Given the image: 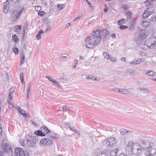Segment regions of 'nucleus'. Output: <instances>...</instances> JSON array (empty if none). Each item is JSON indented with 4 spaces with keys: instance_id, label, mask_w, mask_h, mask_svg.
<instances>
[{
    "instance_id": "1",
    "label": "nucleus",
    "mask_w": 156,
    "mask_h": 156,
    "mask_svg": "<svg viewBox=\"0 0 156 156\" xmlns=\"http://www.w3.org/2000/svg\"><path fill=\"white\" fill-rule=\"evenodd\" d=\"M91 35L86 38L85 41L86 47L90 49L93 48L100 44L102 37L103 39H105L108 35V32L106 29L102 30H97L93 31Z\"/></svg>"
},
{
    "instance_id": "2",
    "label": "nucleus",
    "mask_w": 156,
    "mask_h": 156,
    "mask_svg": "<svg viewBox=\"0 0 156 156\" xmlns=\"http://www.w3.org/2000/svg\"><path fill=\"white\" fill-rule=\"evenodd\" d=\"M153 146V143L142 140L140 144L136 145L134 150V154H139L141 153L142 150H147L149 147Z\"/></svg>"
},
{
    "instance_id": "3",
    "label": "nucleus",
    "mask_w": 156,
    "mask_h": 156,
    "mask_svg": "<svg viewBox=\"0 0 156 156\" xmlns=\"http://www.w3.org/2000/svg\"><path fill=\"white\" fill-rule=\"evenodd\" d=\"M133 142L131 140L129 141L125 148V151L126 153L130 155L134 154V150L133 148Z\"/></svg>"
},
{
    "instance_id": "4",
    "label": "nucleus",
    "mask_w": 156,
    "mask_h": 156,
    "mask_svg": "<svg viewBox=\"0 0 156 156\" xmlns=\"http://www.w3.org/2000/svg\"><path fill=\"white\" fill-rule=\"evenodd\" d=\"M29 154L23 149L20 147L15 148L14 150V155L12 156H28Z\"/></svg>"
},
{
    "instance_id": "5",
    "label": "nucleus",
    "mask_w": 156,
    "mask_h": 156,
    "mask_svg": "<svg viewBox=\"0 0 156 156\" xmlns=\"http://www.w3.org/2000/svg\"><path fill=\"white\" fill-rule=\"evenodd\" d=\"M156 38L153 37L146 40V45L149 48L153 49L156 45Z\"/></svg>"
},
{
    "instance_id": "6",
    "label": "nucleus",
    "mask_w": 156,
    "mask_h": 156,
    "mask_svg": "<svg viewBox=\"0 0 156 156\" xmlns=\"http://www.w3.org/2000/svg\"><path fill=\"white\" fill-rule=\"evenodd\" d=\"M116 140L114 137H112L109 138L108 140H105L103 142V145L107 147L108 149H111L113 145L115 143Z\"/></svg>"
},
{
    "instance_id": "7",
    "label": "nucleus",
    "mask_w": 156,
    "mask_h": 156,
    "mask_svg": "<svg viewBox=\"0 0 156 156\" xmlns=\"http://www.w3.org/2000/svg\"><path fill=\"white\" fill-rule=\"evenodd\" d=\"M52 141L47 138L43 139L40 141L39 144L41 146H49L52 144Z\"/></svg>"
},
{
    "instance_id": "8",
    "label": "nucleus",
    "mask_w": 156,
    "mask_h": 156,
    "mask_svg": "<svg viewBox=\"0 0 156 156\" xmlns=\"http://www.w3.org/2000/svg\"><path fill=\"white\" fill-rule=\"evenodd\" d=\"M153 146L149 147L147 149V152L146 153L147 156H154L156 154V150Z\"/></svg>"
},
{
    "instance_id": "9",
    "label": "nucleus",
    "mask_w": 156,
    "mask_h": 156,
    "mask_svg": "<svg viewBox=\"0 0 156 156\" xmlns=\"http://www.w3.org/2000/svg\"><path fill=\"white\" fill-rule=\"evenodd\" d=\"M23 10V8L18 11H14V12H12L11 16L13 18L14 21L17 20L18 19Z\"/></svg>"
},
{
    "instance_id": "10",
    "label": "nucleus",
    "mask_w": 156,
    "mask_h": 156,
    "mask_svg": "<svg viewBox=\"0 0 156 156\" xmlns=\"http://www.w3.org/2000/svg\"><path fill=\"white\" fill-rule=\"evenodd\" d=\"M37 138L35 137L32 140L28 139L27 141V145L31 147H34L35 146L36 142H38Z\"/></svg>"
},
{
    "instance_id": "11",
    "label": "nucleus",
    "mask_w": 156,
    "mask_h": 156,
    "mask_svg": "<svg viewBox=\"0 0 156 156\" xmlns=\"http://www.w3.org/2000/svg\"><path fill=\"white\" fill-rule=\"evenodd\" d=\"M136 44L142 48H145L146 46V42H144V39L138 38L136 41Z\"/></svg>"
},
{
    "instance_id": "12",
    "label": "nucleus",
    "mask_w": 156,
    "mask_h": 156,
    "mask_svg": "<svg viewBox=\"0 0 156 156\" xmlns=\"http://www.w3.org/2000/svg\"><path fill=\"white\" fill-rule=\"evenodd\" d=\"M46 77L50 81L57 85V87H58L59 88H61V85L60 84H59L58 82L56 81L51 76H47Z\"/></svg>"
},
{
    "instance_id": "13",
    "label": "nucleus",
    "mask_w": 156,
    "mask_h": 156,
    "mask_svg": "<svg viewBox=\"0 0 156 156\" xmlns=\"http://www.w3.org/2000/svg\"><path fill=\"white\" fill-rule=\"evenodd\" d=\"M145 31L144 30H142L140 31L138 34V38H139L144 39L147 36V34L145 33Z\"/></svg>"
},
{
    "instance_id": "14",
    "label": "nucleus",
    "mask_w": 156,
    "mask_h": 156,
    "mask_svg": "<svg viewBox=\"0 0 156 156\" xmlns=\"http://www.w3.org/2000/svg\"><path fill=\"white\" fill-rule=\"evenodd\" d=\"M142 61L141 58L135 59L130 62V64H133V66H135L140 63Z\"/></svg>"
},
{
    "instance_id": "15",
    "label": "nucleus",
    "mask_w": 156,
    "mask_h": 156,
    "mask_svg": "<svg viewBox=\"0 0 156 156\" xmlns=\"http://www.w3.org/2000/svg\"><path fill=\"white\" fill-rule=\"evenodd\" d=\"M41 130L43 133L45 134L47 133L48 132H50V131L46 126H43L41 127Z\"/></svg>"
},
{
    "instance_id": "16",
    "label": "nucleus",
    "mask_w": 156,
    "mask_h": 156,
    "mask_svg": "<svg viewBox=\"0 0 156 156\" xmlns=\"http://www.w3.org/2000/svg\"><path fill=\"white\" fill-rule=\"evenodd\" d=\"M149 24L150 22L147 21L146 19H143L142 22L141 23V25L145 27H148Z\"/></svg>"
},
{
    "instance_id": "17",
    "label": "nucleus",
    "mask_w": 156,
    "mask_h": 156,
    "mask_svg": "<svg viewBox=\"0 0 156 156\" xmlns=\"http://www.w3.org/2000/svg\"><path fill=\"white\" fill-rule=\"evenodd\" d=\"M145 73L146 75L150 76H153L155 75V73L152 70H147Z\"/></svg>"
},
{
    "instance_id": "18",
    "label": "nucleus",
    "mask_w": 156,
    "mask_h": 156,
    "mask_svg": "<svg viewBox=\"0 0 156 156\" xmlns=\"http://www.w3.org/2000/svg\"><path fill=\"white\" fill-rule=\"evenodd\" d=\"M133 13L132 12L131 10H128L125 13V15L127 18V20L129 21V20H130L131 18V16Z\"/></svg>"
},
{
    "instance_id": "19",
    "label": "nucleus",
    "mask_w": 156,
    "mask_h": 156,
    "mask_svg": "<svg viewBox=\"0 0 156 156\" xmlns=\"http://www.w3.org/2000/svg\"><path fill=\"white\" fill-rule=\"evenodd\" d=\"M4 150V151L7 153L8 152H12V148L9 146V145L7 144L5 146Z\"/></svg>"
},
{
    "instance_id": "20",
    "label": "nucleus",
    "mask_w": 156,
    "mask_h": 156,
    "mask_svg": "<svg viewBox=\"0 0 156 156\" xmlns=\"http://www.w3.org/2000/svg\"><path fill=\"white\" fill-rule=\"evenodd\" d=\"M119 93H121L123 94H130V92L126 89L121 88L120 90H119Z\"/></svg>"
},
{
    "instance_id": "21",
    "label": "nucleus",
    "mask_w": 156,
    "mask_h": 156,
    "mask_svg": "<svg viewBox=\"0 0 156 156\" xmlns=\"http://www.w3.org/2000/svg\"><path fill=\"white\" fill-rule=\"evenodd\" d=\"M121 133L122 135H128L131 134V132L130 131H127L126 129H123L121 131Z\"/></svg>"
},
{
    "instance_id": "22",
    "label": "nucleus",
    "mask_w": 156,
    "mask_h": 156,
    "mask_svg": "<svg viewBox=\"0 0 156 156\" xmlns=\"http://www.w3.org/2000/svg\"><path fill=\"white\" fill-rule=\"evenodd\" d=\"M34 134L40 136H45V134L43 133L41 130H37L35 131Z\"/></svg>"
},
{
    "instance_id": "23",
    "label": "nucleus",
    "mask_w": 156,
    "mask_h": 156,
    "mask_svg": "<svg viewBox=\"0 0 156 156\" xmlns=\"http://www.w3.org/2000/svg\"><path fill=\"white\" fill-rule=\"evenodd\" d=\"M147 12L149 14V15H151L154 12V7H151L148 8L146 9Z\"/></svg>"
},
{
    "instance_id": "24",
    "label": "nucleus",
    "mask_w": 156,
    "mask_h": 156,
    "mask_svg": "<svg viewBox=\"0 0 156 156\" xmlns=\"http://www.w3.org/2000/svg\"><path fill=\"white\" fill-rule=\"evenodd\" d=\"M117 150L115 149L111 151L110 153L109 156H116L117 153Z\"/></svg>"
},
{
    "instance_id": "25",
    "label": "nucleus",
    "mask_w": 156,
    "mask_h": 156,
    "mask_svg": "<svg viewBox=\"0 0 156 156\" xmlns=\"http://www.w3.org/2000/svg\"><path fill=\"white\" fill-rule=\"evenodd\" d=\"M150 15H149V14L147 12L146 10L144 12L142 16L143 18V19H145Z\"/></svg>"
},
{
    "instance_id": "26",
    "label": "nucleus",
    "mask_w": 156,
    "mask_h": 156,
    "mask_svg": "<svg viewBox=\"0 0 156 156\" xmlns=\"http://www.w3.org/2000/svg\"><path fill=\"white\" fill-rule=\"evenodd\" d=\"M151 22H153V23H156V12L154 13V15L152 16Z\"/></svg>"
},
{
    "instance_id": "27",
    "label": "nucleus",
    "mask_w": 156,
    "mask_h": 156,
    "mask_svg": "<svg viewBox=\"0 0 156 156\" xmlns=\"http://www.w3.org/2000/svg\"><path fill=\"white\" fill-rule=\"evenodd\" d=\"M140 90H142L143 93H151V91L149 90L148 89L143 88H140Z\"/></svg>"
},
{
    "instance_id": "28",
    "label": "nucleus",
    "mask_w": 156,
    "mask_h": 156,
    "mask_svg": "<svg viewBox=\"0 0 156 156\" xmlns=\"http://www.w3.org/2000/svg\"><path fill=\"white\" fill-rule=\"evenodd\" d=\"M12 39L16 43L18 42L19 41V39L17 38V35L16 34H14L12 36Z\"/></svg>"
},
{
    "instance_id": "29",
    "label": "nucleus",
    "mask_w": 156,
    "mask_h": 156,
    "mask_svg": "<svg viewBox=\"0 0 156 156\" xmlns=\"http://www.w3.org/2000/svg\"><path fill=\"white\" fill-rule=\"evenodd\" d=\"M30 88H31L30 83V82L29 83V85L27 87L28 89L27 90V99H28L29 97V94L30 93Z\"/></svg>"
},
{
    "instance_id": "30",
    "label": "nucleus",
    "mask_w": 156,
    "mask_h": 156,
    "mask_svg": "<svg viewBox=\"0 0 156 156\" xmlns=\"http://www.w3.org/2000/svg\"><path fill=\"white\" fill-rule=\"evenodd\" d=\"M14 92V90H10V92L9 94V99L11 100L13 99V94Z\"/></svg>"
},
{
    "instance_id": "31",
    "label": "nucleus",
    "mask_w": 156,
    "mask_h": 156,
    "mask_svg": "<svg viewBox=\"0 0 156 156\" xmlns=\"http://www.w3.org/2000/svg\"><path fill=\"white\" fill-rule=\"evenodd\" d=\"M66 6V5L65 4H62L60 5L59 4H58L57 7L58 8H60L59 9L60 10H61L63 9Z\"/></svg>"
},
{
    "instance_id": "32",
    "label": "nucleus",
    "mask_w": 156,
    "mask_h": 156,
    "mask_svg": "<svg viewBox=\"0 0 156 156\" xmlns=\"http://www.w3.org/2000/svg\"><path fill=\"white\" fill-rule=\"evenodd\" d=\"M20 56L21 57V59L25 60V54L23 50L20 51Z\"/></svg>"
},
{
    "instance_id": "33",
    "label": "nucleus",
    "mask_w": 156,
    "mask_h": 156,
    "mask_svg": "<svg viewBox=\"0 0 156 156\" xmlns=\"http://www.w3.org/2000/svg\"><path fill=\"white\" fill-rule=\"evenodd\" d=\"M69 128L71 129V130L72 131H73L74 132H75L77 134H78V135L80 134V132L78 131L76 129H74V127H73V128H71L70 127H69Z\"/></svg>"
},
{
    "instance_id": "34",
    "label": "nucleus",
    "mask_w": 156,
    "mask_h": 156,
    "mask_svg": "<svg viewBox=\"0 0 156 156\" xmlns=\"http://www.w3.org/2000/svg\"><path fill=\"white\" fill-rule=\"evenodd\" d=\"M13 51L15 54H18L19 51L18 48L16 47H14L12 48Z\"/></svg>"
},
{
    "instance_id": "35",
    "label": "nucleus",
    "mask_w": 156,
    "mask_h": 156,
    "mask_svg": "<svg viewBox=\"0 0 156 156\" xmlns=\"http://www.w3.org/2000/svg\"><path fill=\"white\" fill-rule=\"evenodd\" d=\"M126 20L124 19H122L119 20L118 22L119 25H120L124 22H126Z\"/></svg>"
},
{
    "instance_id": "36",
    "label": "nucleus",
    "mask_w": 156,
    "mask_h": 156,
    "mask_svg": "<svg viewBox=\"0 0 156 156\" xmlns=\"http://www.w3.org/2000/svg\"><path fill=\"white\" fill-rule=\"evenodd\" d=\"M103 55L107 59H109V58H110V55L107 52H104L103 53Z\"/></svg>"
},
{
    "instance_id": "37",
    "label": "nucleus",
    "mask_w": 156,
    "mask_h": 156,
    "mask_svg": "<svg viewBox=\"0 0 156 156\" xmlns=\"http://www.w3.org/2000/svg\"><path fill=\"white\" fill-rule=\"evenodd\" d=\"M62 108L63 111H65L66 112V111H69V108L66 105L63 106Z\"/></svg>"
},
{
    "instance_id": "38",
    "label": "nucleus",
    "mask_w": 156,
    "mask_h": 156,
    "mask_svg": "<svg viewBox=\"0 0 156 156\" xmlns=\"http://www.w3.org/2000/svg\"><path fill=\"white\" fill-rule=\"evenodd\" d=\"M134 23L132 22L130 27H129V30H133L134 29Z\"/></svg>"
},
{
    "instance_id": "39",
    "label": "nucleus",
    "mask_w": 156,
    "mask_h": 156,
    "mask_svg": "<svg viewBox=\"0 0 156 156\" xmlns=\"http://www.w3.org/2000/svg\"><path fill=\"white\" fill-rule=\"evenodd\" d=\"M60 79L62 81H67V78L65 76H62L61 77Z\"/></svg>"
},
{
    "instance_id": "40",
    "label": "nucleus",
    "mask_w": 156,
    "mask_h": 156,
    "mask_svg": "<svg viewBox=\"0 0 156 156\" xmlns=\"http://www.w3.org/2000/svg\"><path fill=\"white\" fill-rule=\"evenodd\" d=\"M122 7L125 10H126L129 8L128 5L126 4H123L122 5Z\"/></svg>"
},
{
    "instance_id": "41",
    "label": "nucleus",
    "mask_w": 156,
    "mask_h": 156,
    "mask_svg": "<svg viewBox=\"0 0 156 156\" xmlns=\"http://www.w3.org/2000/svg\"><path fill=\"white\" fill-rule=\"evenodd\" d=\"M97 156H108L105 153H98L97 154Z\"/></svg>"
},
{
    "instance_id": "42",
    "label": "nucleus",
    "mask_w": 156,
    "mask_h": 156,
    "mask_svg": "<svg viewBox=\"0 0 156 156\" xmlns=\"http://www.w3.org/2000/svg\"><path fill=\"white\" fill-rule=\"evenodd\" d=\"M119 29L121 30L124 29L128 28V27L127 26L121 25L119 27Z\"/></svg>"
},
{
    "instance_id": "43",
    "label": "nucleus",
    "mask_w": 156,
    "mask_h": 156,
    "mask_svg": "<svg viewBox=\"0 0 156 156\" xmlns=\"http://www.w3.org/2000/svg\"><path fill=\"white\" fill-rule=\"evenodd\" d=\"M35 9L38 12L40 11L41 9V7L39 6H35Z\"/></svg>"
},
{
    "instance_id": "44",
    "label": "nucleus",
    "mask_w": 156,
    "mask_h": 156,
    "mask_svg": "<svg viewBox=\"0 0 156 156\" xmlns=\"http://www.w3.org/2000/svg\"><path fill=\"white\" fill-rule=\"evenodd\" d=\"M20 78L22 83H23V73L21 74H20Z\"/></svg>"
},
{
    "instance_id": "45",
    "label": "nucleus",
    "mask_w": 156,
    "mask_h": 156,
    "mask_svg": "<svg viewBox=\"0 0 156 156\" xmlns=\"http://www.w3.org/2000/svg\"><path fill=\"white\" fill-rule=\"evenodd\" d=\"M109 57L110 58H109V59H110L111 61L115 62L117 61V60L115 58H113V57H111V55H110Z\"/></svg>"
},
{
    "instance_id": "46",
    "label": "nucleus",
    "mask_w": 156,
    "mask_h": 156,
    "mask_svg": "<svg viewBox=\"0 0 156 156\" xmlns=\"http://www.w3.org/2000/svg\"><path fill=\"white\" fill-rule=\"evenodd\" d=\"M45 12L43 11H40L38 12V14L39 15L42 16L45 14Z\"/></svg>"
},
{
    "instance_id": "47",
    "label": "nucleus",
    "mask_w": 156,
    "mask_h": 156,
    "mask_svg": "<svg viewBox=\"0 0 156 156\" xmlns=\"http://www.w3.org/2000/svg\"><path fill=\"white\" fill-rule=\"evenodd\" d=\"M8 2H4V8H9V4H8Z\"/></svg>"
},
{
    "instance_id": "48",
    "label": "nucleus",
    "mask_w": 156,
    "mask_h": 156,
    "mask_svg": "<svg viewBox=\"0 0 156 156\" xmlns=\"http://www.w3.org/2000/svg\"><path fill=\"white\" fill-rule=\"evenodd\" d=\"M86 1L87 2L88 5L90 7L91 9H93V7L92 6L91 4L90 3V2H89L88 0H86Z\"/></svg>"
},
{
    "instance_id": "49",
    "label": "nucleus",
    "mask_w": 156,
    "mask_h": 156,
    "mask_svg": "<svg viewBox=\"0 0 156 156\" xmlns=\"http://www.w3.org/2000/svg\"><path fill=\"white\" fill-rule=\"evenodd\" d=\"M94 77V76H91L90 75L86 77V79L89 80L92 79L93 80V79Z\"/></svg>"
},
{
    "instance_id": "50",
    "label": "nucleus",
    "mask_w": 156,
    "mask_h": 156,
    "mask_svg": "<svg viewBox=\"0 0 156 156\" xmlns=\"http://www.w3.org/2000/svg\"><path fill=\"white\" fill-rule=\"evenodd\" d=\"M9 9V8H4V9L3 10V12L5 13H6L8 11Z\"/></svg>"
},
{
    "instance_id": "51",
    "label": "nucleus",
    "mask_w": 156,
    "mask_h": 156,
    "mask_svg": "<svg viewBox=\"0 0 156 156\" xmlns=\"http://www.w3.org/2000/svg\"><path fill=\"white\" fill-rule=\"evenodd\" d=\"M20 113L21 115H23L24 116H25V114L26 113V112L23 110H22L21 112H20Z\"/></svg>"
},
{
    "instance_id": "52",
    "label": "nucleus",
    "mask_w": 156,
    "mask_h": 156,
    "mask_svg": "<svg viewBox=\"0 0 156 156\" xmlns=\"http://www.w3.org/2000/svg\"><path fill=\"white\" fill-rule=\"evenodd\" d=\"M101 79L100 78H94V77L93 79V80L95 81H98L100 80H101Z\"/></svg>"
},
{
    "instance_id": "53",
    "label": "nucleus",
    "mask_w": 156,
    "mask_h": 156,
    "mask_svg": "<svg viewBox=\"0 0 156 156\" xmlns=\"http://www.w3.org/2000/svg\"><path fill=\"white\" fill-rule=\"evenodd\" d=\"M36 38L37 40H40L41 38V36L37 34V36Z\"/></svg>"
},
{
    "instance_id": "54",
    "label": "nucleus",
    "mask_w": 156,
    "mask_h": 156,
    "mask_svg": "<svg viewBox=\"0 0 156 156\" xmlns=\"http://www.w3.org/2000/svg\"><path fill=\"white\" fill-rule=\"evenodd\" d=\"M126 72L127 73L129 74H131L132 73V72L130 71V70L129 69L126 70Z\"/></svg>"
},
{
    "instance_id": "55",
    "label": "nucleus",
    "mask_w": 156,
    "mask_h": 156,
    "mask_svg": "<svg viewBox=\"0 0 156 156\" xmlns=\"http://www.w3.org/2000/svg\"><path fill=\"white\" fill-rule=\"evenodd\" d=\"M43 33V30H41L39 31V32L38 34L40 35V34H41Z\"/></svg>"
},
{
    "instance_id": "56",
    "label": "nucleus",
    "mask_w": 156,
    "mask_h": 156,
    "mask_svg": "<svg viewBox=\"0 0 156 156\" xmlns=\"http://www.w3.org/2000/svg\"><path fill=\"white\" fill-rule=\"evenodd\" d=\"M81 76L82 77V79H86V77H87L86 75L85 74H82Z\"/></svg>"
},
{
    "instance_id": "57",
    "label": "nucleus",
    "mask_w": 156,
    "mask_h": 156,
    "mask_svg": "<svg viewBox=\"0 0 156 156\" xmlns=\"http://www.w3.org/2000/svg\"><path fill=\"white\" fill-rule=\"evenodd\" d=\"M25 62V60L21 59V61L20 62V65H23L24 64Z\"/></svg>"
},
{
    "instance_id": "58",
    "label": "nucleus",
    "mask_w": 156,
    "mask_h": 156,
    "mask_svg": "<svg viewBox=\"0 0 156 156\" xmlns=\"http://www.w3.org/2000/svg\"><path fill=\"white\" fill-rule=\"evenodd\" d=\"M151 2H148L147 4H146V6L147 7H149V6H150L151 5Z\"/></svg>"
},
{
    "instance_id": "59",
    "label": "nucleus",
    "mask_w": 156,
    "mask_h": 156,
    "mask_svg": "<svg viewBox=\"0 0 156 156\" xmlns=\"http://www.w3.org/2000/svg\"><path fill=\"white\" fill-rule=\"evenodd\" d=\"M121 60L122 61L125 62H126V58L124 57H122L121 58Z\"/></svg>"
},
{
    "instance_id": "60",
    "label": "nucleus",
    "mask_w": 156,
    "mask_h": 156,
    "mask_svg": "<svg viewBox=\"0 0 156 156\" xmlns=\"http://www.w3.org/2000/svg\"><path fill=\"white\" fill-rule=\"evenodd\" d=\"M120 89H119L118 88H115V89H114L113 90H114L115 91H117L119 93V90H120Z\"/></svg>"
},
{
    "instance_id": "61",
    "label": "nucleus",
    "mask_w": 156,
    "mask_h": 156,
    "mask_svg": "<svg viewBox=\"0 0 156 156\" xmlns=\"http://www.w3.org/2000/svg\"><path fill=\"white\" fill-rule=\"evenodd\" d=\"M16 26L18 29L20 30L21 29V25H17Z\"/></svg>"
},
{
    "instance_id": "62",
    "label": "nucleus",
    "mask_w": 156,
    "mask_h": 156,
    "mask_svg": "<svg viewBox=\"0 0 156 156\" xmlns=\"http://www.w3.org/2000/svg\"><path fill=\"white\" fill-rule=\"evenodd\" d=\"M71 24L70 23H69L66 24V28H68Z\"/></svg>"
},
{
    "instance_id": "63",
    "label": "nucleus",
    "mask_w": 156,
    "mask_h": 156,
    "mask_svg": "<svg viewBox=\"0 0 156 156\" xmlns=\"http://www.w3.org/2000/svg\"><path fill=\"white\" fill-rule=\"evenodd\" d=\"M22 110L20 108L18 107V111H19V112L20 113V112H21Z\"/></svg>"
},
{
    "instance_id": "64",
    "label": "nucleus",
    "mask_w": 156,
    "mask_h": 156,
    "mask_svg": "<svg viewBox=\"0 0 156 156\" xmlns=\"http://www.w3.org/2000/svg\"><path fill=\"white\" fill-rule=\"evenodd\" d=\"M111 36L114 38L115 37H116V35L114 34H111Z\"/></svg>"
}]
</instances>
